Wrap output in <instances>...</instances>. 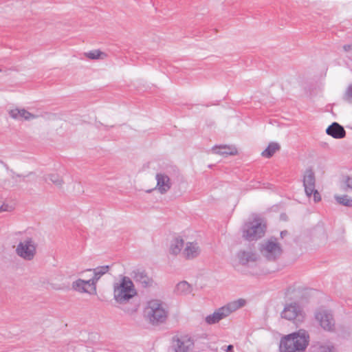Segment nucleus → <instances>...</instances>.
I'll return each instance as SVG.
<instances>
[{
  "label": "nucleus",
  "instance_id": "obj_1",
  "mask_svg": "<svg viewBox=\"0 0 352 352\" xmlns=\"http://www.w3.org/2000/svg\"><path fill=\"white\" fill-rule=\"evenodd\" d=\"M310 342L308 331L300 329L283 336L279 342V352H305Z\"/></svg>",
  "mask_w": 352,
  "mask_h": 352
},
{
  "label": "nucleus",
  "instance_id": "obj_2",
  "mask_svg": "<svg viewBox=\"0 0 352 352\" xmlns=\"http://www.w3.org/2000/svg\"><path fill=\"white\" fill-rule=\"evenodd\" d=\"M137 295V292L132 280L126 276L113 285V298L119 304H125Z\"/></svg>",
  "mask_w": 352,
  "mask_h": 352
},
{
  "label": "nucleus",
  "instance_id": "obj_3",
  "mask_svg": "<svg viewBox=\"0 0 352 352\" xmlns=\"http://www.w3.org/2000/svg\"><path fill=\"white\" fill-rule=\"evenodd\" d=\"M144 312L146 318L152 324L164 322L168 316V311L164 303L157 299L148 301Z\"/></svg>",
  "mask_w": 352,
  "mask_h": 352
},
{
  "label": "nucleus",
  "instance_id": "obj_4",
  "mask_svg": "<svg viewBox=\"0 0 352 352\" xmlns=\"http://www.w3.org/2000/svg\"><path fill=\"white\" fill-rule=\"evenodd\" d=\"M16 254L25 261H32L37 253V243L31 236L21 239L15 248Z\"/></svg>",
  "mask_w": 352,
  "mask_h": 352
},
{
  "label": "nucleus",
  "instance_id": "obj_5",
  "mask_svg": "<svg viewBox=\"0 0 352 352\" xmlns=\"http://www.w3.org/2000/svg\"><path fill=\"white\" fill-rule=\"evenodd\" d=\"M265 232V224L260 218L245 223L243 228V237L248 241H254L261 238Z\"/></svg>",
  "mask_w": 352,
  "mask_h": 352
},
{
  "label": "nucleus",
  "instance_id": "obj_6",
  "mask_svg": "<svg viewBox=\"0 0 352 352\" xmlns=\"http://www.w3.org/2000/svg\"><path fill=\"white\" fill-rule=\"evenodd\" d=\"M280 316L283 319L298 324L303 322L305 313L298 303L293 302L285 304L280 313Z\"/></svg>",
  "mask_w": 352,
  "mask_h": 352
},
{
  "label": "nucleus",
  "instance_id": "obj_7",
  "mask_svg": "<svg viewBox=\"0 0 352 352\" xmlns=\"http://www.w3.org/2000/svg\"><path fill=\"white\" fill-rule=\"evenodd\" d=\"M260 252L267 260L274 261L281 256L283 249L276 239L271 238L261 244Z\"/></svg>",
  "mask_w": 352,
  "mask_h": 352
},
{
  "label": "nucleus",
  "instance_id": "obj_8",
  "mask_svg": "<svg viewBox=\"0 0 352 352\" xmlns=\"http://www.w3.org/2000/svg\"><path fill=\"white\" fill-rule=\"evenodd\" d=\"M195 346V340L188 334L176 335L172 338L171 350L173 352H192Z\"/></svg>",
  "mask_w": 352,
  "mask_h": 352
},
{
  "label": "nucleus",
  "instance_id": "obj_9",
  "mask_svg": "<svg viewBox=\"0 0 352 352\" xmlns=\"http://www.w3.org/2000/svg\"><path fill=\"white\" fill-rule=\"evenodd\" d=\"M315 319L324 331L327 332L336 331V320L331 311L320 308L315 312Z\"/></svg>",
  "mask_w": 352,
  "mask_h": 352
},
{
  "label": "nucleus",
  "instance_id": "obj_10",
  "mask_svg": "<svg viewBox=\"0 0 352 352\" xmlns=\"http://www.w3.org/2000/svg\"><path fill=\"white\" fill-rule=\"evenodd\" d=\"M201 252V249L199 245L195 242H186L184 244V250L182 252V256L186 260H192L197 258Z\"/></svg>",
  "mask_w": 352,
  "mask_h": 352
},
{
  "label": "nucleus",
  "instance_id": "obj_11",
  "mask_svg": "<svg viewBox=\"0 0 352 352\" xmlns=\"http://www.w3.org/2000/svg\"><path fill=\"white\" fill-rule=\"evenodd\" d=\"M157 184L155 188L161 194L166 193L172 186L171 180L165 173H158L155 175Z\"/></svg>",
  "mask_w": 352,
  "mask_h": 352
},
{
  "label": "nucleus",
  "instance_id": "obj_12",
  "mask_svg": "<svg viewBox=\"0 0 352 352\" xmlns=\"http://www.w3.org/2000/svg\"><path fill=\"white\" fill-rule=\"evenodd\" d=\"M72 289L80 294H96L92 290V285L91 280H83L82 278H77L72 283Z\"/></svg>",
  "mask_w": 352,
  "mask_h": 352
},
{
  "label": "nucleus",
  "instance_id": "obj_13",
  "mask_svg": "<svg viewBox=\"0 0 352 352\" xmlns=\"http://www.w3.org/2000/svg\"><path fill=\"white\" fill-rule=\"evenodd\" d=\"M110 267L109 265H103L96 267L94 269H87L85 272H91L92 277L90 278L91 284L92 285V290L94 293H96V284L100 278L109 270Z\"/></svg>",
  "mask_w": 352,
  "mask_h": 352
},
{
  "label": "nucleus",
  "instance_id": "obj_14",
  "mask_svg": "<svg viewBox=\"0 0 352 352\" xmlns=\"http://www.w3.org/2000/svg\"><path fill=\"white\" fill-rule=\"evenodd\" d=\"M303 186L307 197H311L316 187L315 174L312 169H307L303 177Z\"/></svg>",
  "mask_w": 352,
  "mask_h": 352
},
{
  "label": "nucleus",
  "instance_id": "obj_15",
  "mask_svg": "<svg viewBox=\"0 0 352 352\" xmlns=\"http://www.w3.org/2000/svg\"><path fill=\"white\" fill-rule=\"evenodd\" d=\"M131 276L136 283H140L143 287H150L154 285V280L148 276L144 270H135L132 272Z\"/></svg>",
  "mask_w": 352,
  "mask_h": 352
},
{
  "label": "nucleus",
  "instance_id": "obj_16",
  "mask_svg": "<svg viewBox=\"0 0 352 352\" xmlns=\"http://www.w3.org/2000/svg\"><path fill=\"white\" fill-rule=\"evenodd\" d=\"M311 352H338V349L331 341L322 340L313 342Z\"/></svg>",
  "mask_w": 352,
  "mask_h": 352
},
{
  "label": "nucleus",
  "instance_id": "obj_17",
  "mask_svg": "<svg viewBox=\"0 0 352 352\" xmlns=\"http://www.w3.org/2000/svg\"><path fill=\"white\" fill-rule=\"evenodd\" d=\"M9 116L14 120H31L36 118L38 116L31 113L25 109L15 108L8 111Z\"/></svg>",
  "mask_w": 352,
  "mask_h": 352
},
{
  "label": "nucleus",
  "instance_id": "obj_18",
  "mask_svg": "<svg viewBox=\"0 0 352 352\" xmlns=\"http://www.w3.org/2000/svg\"><path fill=\"white\" fill-rule=\"evenodd\" d=\"M327 135L335 139H342L346 136V131L342 126L338 122H333L327 129Z\"/></svg>",
  "mask_w": 352,
  "mask_h": 352
},
{
  "label": "nucleus",
  "instance_id": "obj_19",
  "mask_svg": "<svg viewBox=\"0 0 352 352\" xmlns=\"http://www.w3.org/2000/svg\"><path fill=\"white\" fill-rule=\"evenodd\" d=\"M246 305V300L243 298H239L236 300L228 302L226 305L221 307L222 311H224L226 317L230 316L232 313L236 311L240 308L243 307Z\"/></svg>",
  "mask_w": 352,
  "mask_h": 352
},
{
  "label": "nucleus",
  "instance_id": "obj_20",
  "mask_svg": "<svg viewBox=\"0 0 352 352\" xmlns=\"http://www.w3.org/2000/svg\"><path fill=\"white\" fill-rule=\"evenodd\" d=\"M239 263L243 265H247L254 263L258 259V256L252 251H240L237 254Z\"/></svg>",
  "mask_w": 352,
  "mask_h": 352
},
{
  "label": "nucleus",
  "instance_id": "obj_21",
  "mask_svg": "<svg viewBox=\"0 0 352 352\" xmlns=\"http://www.w3.org/2000/svg\"><path fill=\"white\" fill-rule=\"evenodd\" d=\"M184 244L185 243L183 239L180 237L174 238L170 243L169 253L174 256H177L179 254H182Z\"/></svg>",
  "mask_w": 352,
  "mask_h": 352
},
{
  "label": "nucleus",
  "instance_id": "obj_22",
  "mask_svg": "<svg viewBox=\"0 0 352 352\" xmlns=\"http://www.w3.org/2000/svg\"><path fill=\"white\" fill-rule=\"evenodd\" d=\"M213 153L228 156L235 155L237 154V150L234 146H229L227 145L214 146L212 148Z\"/></svg>",
  "mask_w": 352,
  "mask_h": 352
},
{
  "label": "nucleus",
  "instance_id": "obj_23",
  "mask_svg": "<svg viewBox=\"0 0 352 352\" xmlns=\"http://www.w3.org/2000/svg\"><path fill=\"white\" fill-rule=\"evenodd\" d=\"M222 307L217 309L213 314L208 315L206 318V322L208 324H213L219 322L221 320L226 318V316Z\"/></svg>",
  "mask_w": 352,
  "mask_h": 352
},
{
  "label": "nucleus",
  "instance_id": "obj_24",
  "mask_svg": "<svg viewBox=\"0 0 352 352\" xmlns=\"http://www.w3.org/2000/svg\"><path fill=\"white\" fill-rule=\"evenodd\" d=\"M44 179L46 182H52L58 188H62L64 184V181L62 177L56 173L45 175L44 176Z\"/></svg>",
  "mask_w": 352,
  "mask_h": 352
},
{
  "label": "nucleus",
  "instance_id": "obj_25",
  "mask_svg": "<svg viewBox=\"0 0 352 352\" xmlns=\"http://www.w3.org/2000/svg\"><path fill=\"white\" fill-rule=\"evenodd\" d=\"M280 146L276 142H270L268 146L262 152L261 155L264 157H271L276 151H279Z\"/></svg>",
  "mask_w": 352,
  "mask_h": 352
},
{
  "label": "nucleus",
  "instance_id": "obj_26",
  "mask_svg": "<svg viewBox=\"0 0 352 352\" xmlns=\"http://www.w3.org/2000/svg\"><path fill=\"white\" fill-rule=\"evenodd\" d=\"M191 286L186 281L179 283L175 287V292L180 295H186L191 292Z\"/></svg>",
  "mask_w": 352,
  "mask_h": 352
},
{
  "label": "nucleus",
  "instance_id": "obj_27",
  "mask_svg": "<svg viewBox=\"0 0 352 352\" xmlns=\"http://www.w3.org/2000/svg\"><path fill=\"white\" fill-rule=\"evenodd\" d=\"M85 56L89 59H104L107 57V54L104 52L100 51L99 50H95L89 52L85 53Z\"/></svg>",
  "mask_w": 352,
  "mask_h": 352
},
{
  "label": "nucleus",
  "instance_id": "obj_28",
  "mask_svg": "<svg viewBox=\"0 0 352 352\" xmlns=\"http://www.w3.org/2000/svg\"><path fill=\"white\" fill-rule=\"evenodd\" d=\"M334 198L339 204L347 207H352V198L349 196L346 195H335Z\"/></svg>",
  "mask_w": 352,
  "mask_h": 352
},
{
  "label": "nucleus",
  "instance_id": "obj_29",
  "mask_svg": "<svg viewBox=\"0 0 352 352\" xmlns=\"http://www.w3.org/2000/svg\"><path fill=\"white\" fill-rule=\"evenodd\" d=\"M340 186L346 192L352 191V177L344 176L341 180Z\"/></svg>",
  "mask_w": 352,
  "mask_h": 352
},
{
  "label": "nucleus",
  "instance_id": "obj_30",
  "mask_svg": "<svg viewBox=\"0 0 352 352\" xmlns=\"http://www.w3.org/2000/svg\"><path fill=\"white\" fill-rule=\"evenodd\" d=\"M343 100L348 103L352 104V84L346 88L343 95Z\"/></svg>",
  "mask_w": 352,
  "mask_h": 352
},
{
  "label": "nucleus",
  "instance_id": "obj_31",
  "mask_svg": "<svg viewBox=\"0 0 352 352\" xmlns=\"http://www.w3.org/2000/svg\"><path fill=\"white\" fill-rule=\"evenodd\" d=\"M12 210V207L10 206L8 204L3 203L0 201V212L5 211H11Z\"/></svg>",
  "mask_w": 352,
  "mask_h": 352
},
{
  "label": "nucleus",
  "instance_id": "obj_32",
  "mask_svg": "<svg viewBox=\"0 0 352 352\" xmlns=\"http://www.w3.org/2000/svg\"><path fill=\"white\" fill-rule=\"evenodd\" d=\"M312 194L314 195V200L315 202H318L321 200L320 195L318 192V191L317 190H316V188H314V191H313Z\"/></svg>",
  "mask_w": 352,
  "mask_h": 352
},
{
  "label": "nucleus",
  "instance_id": "obj_33",
  "mask_svg": "<svg viewBox=\"0 0 352 352\" xmlns=\"http://www.w3.org/2000/svg\"><path fill=\"white\" fill-rule=\"evenodd\" d=\"M343 49L345 52H348L352 50V45H344Z\"/></svg>",
  "mask_w": 352,
  "mask_h": 352
},
{
  "label": "nucleus",
  "instance_id": "obj_34",
  "mask_svg": "<svg viewBox=\"0 0 352 352\" xmlns=\"http://www.w3.org/2000/svg\"><path fill=\"white\" fill-rule=\"evenodd\" d=\"M233 346L230 344L227 346V352H233L232 350H233Z\"/></svg>",
  "mask_w": 352,
  "mask_h": 352
},
{
  "label": "nucleus",
  "instance_id": "obj_35",
  "mask_svg": "<svg viewBox=\"0 0 352 352\" xmlns=\"http://www.w3.org/2000/svg\"><path fill=\"white\" fill-rule=\"evenodd\" d=\"M287 234V231L285 230V231H282L280 232V236L282 238H283L285 236H286Z\"/></svg>",
  "mask_w": 352,
  "mask_h": 352
},
{
  "label": "nucleus",
  "instance_id": "obj_36",
  "mask_svg": "<svg viewBox=\"0 0 352 352\" xmlns=\"http://www.w3.org/2000/svg\"><path fill=\"white\" fill-rule=\"evenodd\" d=\"M16 234H20L21 235V234H22V233L21 232H16Z\"/></svg>",
  "mask_w": 352,
  "mask_h": 352
}]
</instances>
